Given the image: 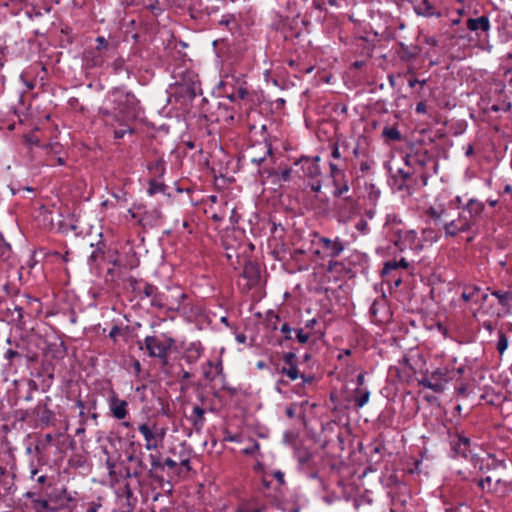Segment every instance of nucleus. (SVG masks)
I'll list each match as a JSON object with an SVG mask.
<instances>
[{
    "instance_id": "1",
    "label": "nucleus",
    "mask_w": 512,
    "mask_h": 512,
    "mask_svg": "<svg viewBox=\"0 0 512 512\" xmlns=\"http://www.w3.org/2000/svg\"><path fill=\"white\" fill-rule=\"evenodd\" d=\"M485 209L482 201L471 198L463 206H459L456 216L444 203L436 199L426 210L425 216L435 226L444 231L446 238H454L461 233L472 231L477 225Z\"/></svg>"
},
{
    "instance_id": "2",
    "label": "nucleus",
    "mask_w": 512,
    "mask_h": 512,
    "mask_svg": "<svg viewBox=\"0 0 512 512\" xmlns=\"http://www.w3.org/2000/svg\"><path fill=\"white\" fill-rule=\"evenodd\" d=\"M108 106L101 107L99 113L105 124L113 128L114 138L121 139L126 134H133L130 124L140 113L139 101L131 92L119 88L113 89L107 97Z\"/></svg>"
},
{
    "instance_id": "3",
    "label": "nucleus",
    "mask_w": 512,
    "mask_h": 512,
    "mask_svg": "<svg viewBox=\"0 0 512 512\" xmlns=\"http://www.w3.org/2000/svg\"><path fill=\"white\" fill-rule=\"evenodd\" d=\"M175 344V340L166 335L146 336L143 342H139L140 349L145 350L149 357L158 358L163 365L168 363V355Z\"/></svg>"
},
{
    "instance_id": "4",
    "label": "nucleus",
    "mask_w": 512,
    "mask_h": 512,
    "mask_svg": "<svg viewBox=\"0 0 512 512\" xmlns=\"http://www.w3.org/2000/svg\"><path fill=\"white\" fill-rule=\"evenodd\" d=\"M333 196L334 197H343L341 203L338 205L339 215L344 218V220L351 219L358 212L357 201L351 196H346V194L350 191L349 180L346 175L341 177H335L333 180Z\"/></svg>"
},
{
    "instance_id": "5",
    "label": "nucleus",
    "mask_w": 512,
    "mask_h": 512,
    "mask_svg": "<svg viewBox=\"0 0 512 512\" xmlns=\"http://www.w3.org/2000/svg\"><path fill=\"white\" fill-rule=\"evenodd\" d=\"M138 431L145 440V448L148 451L156 450L163 446L167 428L157 421L148 420L138 425Z\"/></svg>"
},
{
    "instance_id": "6",
    "label": "nucleus",
    "mask_w": 512,
    "mask_h": 512,
    "mask_svg": "<svg viewBox=\"0 0 512 512\" xmlns=\"http://www.w3.org/2000/svg\"><path fill=\"white\" fill-rule=\"evenodd\" d=\"M482 491H487L497 497H505L512 492V481L499 476L496 472L477 481Z\"/></svg>"
},
{
    "instance_id": "7",
    "label": "nucleus",
    "mask_w": 512,
    "mask_h": 512,
    "mask_svg": "<svg viewBox=\"0 0 512 512\" xmlns=\"http://www.w3.org/2000/svg\"><path fill=\"white\" fill-rule=\"evenodd\" d=\"M450 445L456 456L468 458L470 455V438L465 436L463 432L456 429L449 432Z\"/></svg>"
},
{
    "instance_id": "8",
    "label": "nucleus",
    "mask_w": 512,
    "mask_h": 512,
    "mask_svg": "<svg viewBox=\"0 0 512 512\" xmlns=\"http://www.w3.org/2000/svg\"><path fill=\"white\" fill-rule=\"evenodd\" d=\"M248 156L253 164L260 165L266 161L267 156L273 159L272 146L267 141L253 145L248 151Z\"/></svg>"
},
{
    "instance_id": "9",
    "label": "nucleus",
    "mask_w": 512,
    "mask_h": 512,
    "mask_svg": "<svg viewBox=\"0 0 512 512\" xmlns=\"http://www.w3.org/2000/svg\"><path fill=\"white\" fill-rule=\"evenodd\" d=\"M411 3L414 12L423 17H440L441 13L437 10L431 0H407Z\"/></svg>"
},
{
    "instance_id": "10",
    "label": "nucleus",
    "mask_w": 512,
    "mask_h": 512,
    "mask_svg": "<svg viewBox=\"0 0 512 512\" xmlns=\"http://www.w3.org/2000/svg\"><path fill=\"white\" fill-rule=\"evenodd\" d=\"M187 298V294L184 293L180 288L168 289V302L171 308H166L169 311L185 312L186 306L184 300Z\"/></svg>"
},
{
    "instance_id": "11",
    "label": "nucleus",
    "mask_w": 512,
    "mask_h": 512,
    "mask_svg": "<svg viewBox=\"0 0 512 512\" xmlns=\"http://www.w3.org/2000/svg\"><path fill=\"white\" fill-rule=\"evenodd\" d=\"M319 244L326 251V255L331 258L338 257L345 248L344 243L340 240L339 237L334 240L328 237H320Z\"/></svg>"
},
{
    "instance_id": "12",
    "label": "nucleus",
    "mask_w": 512,
    "mask_h": 512,
    "mask_svg": "<svg viewBox=\"0 0 512 512\" xmlns=\"http://www.w3.org/2000/svg\"><path fill=\"white\" fill-rule=\"evenodd\" d=\"M108 403L114 418L122 420L128 415L127 401L120 399L115 393L109 397Z\"/></svg>"
},
{
    "instance_id": "13",
    "label": "nucleus",
    "mask_w": 512,
    "mask_h": 512,
    "mask_svg": "<svg viewBox=\"0 0 512 512\" xmlns=\"http://www.w3.org/2000/svg\"><path fill=\"white\" fill-rule=\"evenodd\" d=\"M127 460L135 464L133 472H127L128 477H139L147 470V464L144 461V452L133 451L127 456Z\"/></svg>"
},
{
    "instance_id": "14",
    "label": "nucleus",
    "mask_w": 512,
    "mask_h": 512,
    "mask_svg": "<svg viewBox=\"0 0 512 512\" xmlns=\"http://www.w3.org/2000/svg\"><path fill=\"white\" fill-rule=\"evenodd\" d=\"M319 159L320 158L316 156L314 159L305 158L301 160V168L304 176L311 179H316L321 175V170L318 163Z\"/></svg>"
},
{
    "instance_id": "15",
    "label": "nucleus",
    "mask_w": 512,
    "mask_h": 512,
    "mask_svg": "<svg viewBox=\"0 0 512 512\" xmlns=\"http://www.w3.org/2000/svg\"><path fill=\"white\" fill-rule=\"evenodd\" d=\"M204 348L200 342H192L184 352V360L188 364H195L202 356Z\"/></svg>"
},
{
    "instance_id": "16",
    "label": "nucleus",
    "mask_w": 512,
    "mask_h": 512,
    "mask_svg": "<svg viewBox=\"0 0 512 512\" xmlns=\"http://www.w3.org/2000/svg\"><path fill=\"white\" fill-rule=\"evenodd\" d=\"M398 56L402 61L410 62L415 60L421 53V48L417 45L407 46L403 43H400Z\"/></svg>"
},
{
    "instance_id": "17",
    "label": "nucleus",
    "mask_w": 512,
    "mask_h": 512,
    "mask_svg": "<svg viewBox=\"0 0 512 512\" xmlns=\"http://www.w3.org/2000/svg\"><path fill=\"white\" fill-rule=\"evenodd\" d=\"M427 161V154L424 153H413V154H406L404 157L405 165L408 169H414L417 170V167L423 168L426 165Z\"/></svg>"
},
{
    "instance_id": "18",
    "label": "nucleus",
    "mask_w": 512,
    "mask_h": 512,
    "mask_svg": "<svg viewBox=\"0 0 512 512\" xmlns=\"http://www.w3.org/2000/svg\"><path fill=\"white\" fill-rule=\"evenodd\" d=\"M242 276L248 280L250 285H255L260 278V268L258 264L247 261L244 265Z\"/></svg>"
},
{
    "instance_id": "19",
    "label": "nucleus",
    "mask_w": 512,
    "mask_h": 512,
    "mask_svg": "<svg viewBox=\"0 0 512 512\" xmlns=\"http://www.w3.org/2000/svg\"><path fill=\"white\" fill-rule=\"evenodd\" d=\"M466 25L470 31L481 30L483 32H487L490 29L489 18L485 15L478 17V18L468 19Z\"/></svg>"
},
{
    "instance_id": "20",
    "label": "nucleus",
    "mask_w": 512,
    "mask_h": 512,
    "mask_svg": "<svg viewBox=\"0 0 512 512\" xmlns=\"http://www.w3.org/2000/svg\"><path fill=\"white\" fill-rule=\"evenodd\" d=\"M432 380L437 381L442 386V392L444 391L445 384L454 379V375H451L448 367L437 368L431 373Z\"/></svg>"
},
{
    "instance_id": "21",
    "label": "nucleus",
    "mask_w": 512,
    "mask_h": 512,
    "mask_svg": "<svg viewBox=\"0 0 512 512\" xmlns=\"http://www.w3.org/2000/svg\"><path fill=\"white\" fill-rule=\"evenodd\" d=\"M205 410L198 405L193 407L191 415L188 417V420L192 423L193 427L196 430H200L203 428L205 423Z\"/></svg>"
},
{
    "instance_id": "22",
    "label": "nucleus",
    "mask_w": 512,
    "mask_h": 512,
    "mask_svg": "<svg viewBox=\"0 0 512 512\" xmlns=\"http://www.w3.org/2000/svg\"><path fill=\"white\" fill-rule=\"evenodd\" d=\"M83 61L88 68L100 67L104 63L103 57L96 50H88L84 53Z\"/></svg>"
},
{
    "instance_id": "23",
    "label": "nucleus",
    "mask_w": 512,
    "mask_h": 512,
    "mask_svg": "<svg viewBox=\"0 0 512 512\" xmlns=\"http://www.w3.org/2000/svg\"><path fill=\"white\" fill-rule=\"evenodd\" d=\"M234 1L235 0H230V2ZM228 2L229 0H204L203 10L208 15L215 14L223 10Z\"/></svg>"
},
{
    "instance_id": "24",
    "label": "nucleus",
    "mask_w": 512,
    "mask_h": 512,
    "mask_svg": "<svg viewBox=\"0 0 512 512\" xmlns=\"http://www.w3.org/2000/svg\"><path fill=\"white\" fill-rule=\"evenodd\" d=\"M354 402L356 408H362L370 399V391L364 388H356L354 391Z\"/></svg>"
},
{
    "instance_id": "25",
    "label": "nucleus",
    "mask_w": 512,
    "mask_h": 512,
    "mask_svg": "<svg viewBox=\"0 0 512 512\" xmlns=\"http://www.w3.org/2000/svg\"><path fill=\"white\" fill-rule=\"evenodd\" d=\"M151 306L159 309L171 308V305L168 302V293L158 292L156 290L151 299Z\"/></svg>"
},
{
    "instance_id": "26",
    "label": "nucleus",
    "mask_w": 512,
    "mask_h": 512,
    "mask_svg": "<svg viewBox=\"0 0 512 512\" xmlns=\"http://www.w3.org/2000/svg\"><path fill=\"white\" fill-rule=\"evenodd\" d=\"M491 295L496 297L499 305L502 307H509L510 302H512V290L511 291H501V290H493Z\"/></svg>"
},
{
    "instance_id": "27",
    "label": "nucleus",
    "mask_w": 512,
    "mask_h": 512,
    "mask_svg": "<svg viewBox=\"0 0 512 512\" xmlns=\"http://www.w3.org/2000/svg\"><path fill=\"white\" fill-rule=\"evenodd\" d=\"M404 241L409 244V247L412 250L419 251L423 249L421 241L418 239L416 232L413 230L405 232Z\"/></svg>"
},
{
    "instance_id": "28",
    "label": "nucleus",
    "mask_w": 512,
    "mask_h": 512,
    "mask_svg": "<svg viewBox=\"0 0 512 512\" xmlns=\"http://www.w3.org/2000/svg\"><path fill=\"white\" fill-rule=\"evenodd\" d=\"M415 173L414 169H408L406 168H398L397 171L394 173L395 178H400L401 183L399 184L398 189L402 190L403 187L406 185L407 181L413 176Z\"/></svg>"
},
{
    "instance_id": "29",
    "label": "nucleus",
    "mask_w": 512,
    "mask_h": 512,
    "mask_svg": "<svg viewBox=\"0 0 512 512\" xmlns=\"http://www.w3.org/2000/svg\"><path fill=\"white\" fill-rule=\"evenodd\" d=\"M481 291V288L478 287V286H466L464 288V291L461 295V298L465 301V302H469V301H475L477 302L478 301V295Z\"/></svg>"
},
{
    "instance_id": "30",
    "label": "nucleus",
    "mask_w": 512,
    "mask_h": 512,
    "mask_svg": "<svg viewBox=\"0 0 512 512\" xmlns=\"http://www.w3.org/2000/svg\"><path fill=\"white\" fill-rule=\"evenodd\" d=\"M419 385L432 390L435 393H441L442 392V386L437 381L432 380L431 375L423 377L421 380H419Z\"/></svg>"
},
{
    "instance_id": "31",
    "label": "nucleus",
    "mask_w": 512,
    "mask_h": 512,
    "mask_svg": "<svg viewBox=\"0 0 512 512\" xmlns=\"http://www.w3.org/2000/svg\"><path fill=\"white\" fill-rule=\"evenodd\" d=\"M382 136L388 141H400L402 135L396 127L386 126L382 131Z\"/></svg>"
},
{
    "instance_id": "32",
    "label": "nucleus",
    "mask_w": 512,
    "mask_h": 512,
    "mask_svg": "<svg viewBox=\"0 0 512 512\" xmlns=\"http://www.w3.org/2000/svg\"><path fill=\"white\" fill-rule=\"evenodd\" d=\"M280 372L286 375L290 380L294 381L300 377V372L298 370L297 364L284 365Z\"/></svg>"
},
{
    "instance_id": "33",
    "label": "nucleus",
    "mask_w": 512,
    "mask_h": 512,
    "mask_svg": "<svg viewBox=\"0 0 512 512\" xmlns=\"http://www.w3.org/2000/svg\"><path fill=\"white\" fill-rule=\"evenodd\" d=\"M147 167L155 177H161L165 172L164 161L162 159H157L149 163Z\"/></svg>"
},
{
    "instance_id": "34",
    "label": "nucleus",
    "mask_w": 512,
    "mask_h": 512,
    "mask_svg": "<svg viewBox=\"0 0 512 512\" xmlns=\"http://www.w3.org/2000/svg\"><path fill=\"white\" fill-rule=\"evenodd\" d=\"M12 256V250L9 243L3 237L0 238V257L3 261H9Z\"/></svg>"
},
{
    "instance_id": "35",
    "label": "nucleus",
    "mask_w": 512,
    "mask_h": 512,
    "mask_svg": "<svg viewBox=\"0 0 512 512\" xmlns=\"http://www.w3.org/2000/svg\"><path fill=\"white\" fill-rule=\"evenodd\" d=\"M133 289L135 291L138 290L139 293L143 294L144 297L151 298V299L157 290V288L154 285L149 284V283H144L142 288L141 287H138V288L133 287Z\"/></svg>"
},
{
    "instance_id": "36",
    "label": "nucleus",
    "mask_w": 512,
    "mask_h": 512,
    "mask_svg": "<svg viewBox=\"0 0 512 512\" xmlns=\"http://www.w3.org/2000/svg\"><path fill=\"white\" fill-rule=\"evenodd\" d=\"M22 357V352L15 350L14 348H8L4 353V359L8 361L10 365L13 364L14 360Z\"/></svg>"
},
{
    "instance_id": "37",
    "label": "nucleus",
    "mask_w": 512,
    "mask_h": 512,
    "mask_svg": "<svg viewBox=\"0 0 512 512\" xmlns=\"http://www.w3.org/2000/svg\"><path fill=\"white\" fill-rule=\"evenodd\" d=\"M39 418L42 423L49 424L53 419V412L45 405L39 412Z\"/></svg>"
},
{
    "instance_id": "38",
    "label": "nucleus",
    "mask_w": 512,
    "mask_h": 512,
    "mask_svg": "<svg viewBox=\"0 0 512 512\" xmlns=\"http://www.w3.org/2000/svg\"><path fill=\"white\" fill-rule=\"evenodd\" d=\"M162 217L163 216H162V212H161L160 208L156 207L150 211H147L145 213V217L142 220H153V221L157 222L158 220H161Z\"/></svg>"
},
{
    "instance_id": "39",
    "label": "nucleus",
    "mask_w": 512,
    "mask_h": 512,
    "mask_svg": "<svg viewBox=\"0 0 512 512\" xmlns=\"http://www.w3.org/2000/svg\"><path fill=\"white\" fill-rule=\"evenodd\" d=\"M23 318H24L23 308L21 306L14 305L12 321L16 322L17 325L23 326L24 325Z\"/></svg>"
},
{
    "instance_id": "40",
    "label": "nucleus",
    "mask_w": 512,
    "mask_h": 512,
    "mask_svg": "<svg viewBox=\"0 0 512 512\" xmlns=\"http://www.w3.org/2000/svg\"><path fill=\"white\" fill-rule=\"evenodd\" d=\"M508 347V338L505 333L500 332L497 341V350L502 355Z\"/></svg>"
},
{
    "instance_id": "41",
    "label": "nucleus",
    "mask_w": 512,
    "mask_h": 512,
    "mask_svg": "<svg viewBox=\"0 0 512 512\" xmlns=\"http://www.w3.org/2000/svg\"><path fill=\"white\" fill-rule=\"evenodd\" d=\"M164 191V184L159 183L157 180L153 179L149 181V189L148 192L150 195H153L158 192Z\"/></svg>"
},
{
    "instance_id": "42",
    "label": "nucleus",
    "mask_w": 512,
    "mask_h": 512,
    "mask_svg": "<svg viewBox=\"0 0 512 512\" xmlns=\"http://www.w3.org/2000/svg\"><path fill=\"white\" fill-rule=\"evenodd\" d=\"M266 320L273 330L277 329V322L279 321L278 314L272 310H269L266 314Z\"/></svg>"
},
{
    "instance_id": "43",
    "label": "nucleus",
    "mask_w": 512,
    "mask_h": 512,
    "mask_svg": "<svg viewBox=\"0 0 512 512\" xmlns=\"http://www.w3.org/2000/svg\"><path fill=\"white\" fill-rule=\"evenodd\" d=\"M355 228L357 231H359L361 234L366 235L369 233L370 228L367 220L361 218L355 225Z\"/></svg>"
},
{
    "instance_id": "44",
    "label": "nucleus",
    "mask_w": 512,
    "mask_h": 512,
    "mask_svg": "<svg viewBox=\"0 0 512 512\" xmlns=\"http://www.w3.org/2000/svg\"><path fill=\"white\" fill-rule=\"evenodd\" d=\"M262 509L259 508V507H256V508H252L250 506V503L249 502H242L238 508H237V512H261Z\"/></svg>"
},
{
    "instance_id": "45",
    "label": "nucleus",
    "mask_w": 512,
    "mask_h": 512,
    "mask_svg": "<svg viewBox=\"0 0 512 512\" xmlns=\"http://www.w3.org/2000/svg\"><path fill=\"white\" fill-rule=\"evenodd\" d=\"M398 268L397 261H388L384 264V267L382 269V275L387 276L390 272L393 270H396Z\"/></svg>"
},
{
    "instance_id": "46",
    "label": "nucleus",
    "mask_w": 512,
    "mask_h": 512,
    "mask_svg": "<svg viewBox=\"0 0 512 512\" xmlns=\"http://www.w3.org/2000/svg\"><path fill=\"white\" fill-rule=\"evenodd\" d=\"M295 333H296V339L298 340V342H300L302 344L307 343L310 339V334L304 332L303 328L295 330Z\"/></svg>"
},
{
    "instance_id": "47",
    "label": "nucleus",
    "mask_w": 512,
    "mask_h": 512,
    "mask_svg": "<svg viewBox=\"0 0 512 512\" xmlns=\"http://www.w3.org/2000/svg\"><path fill=\"white\" fill-rule=\"evenodd\" d=\"M234 92L236 93V97L239 98V100H243L248 96V89L245 86V84H241L238 87L234 89Z\"/></svg>"
},
{
    "instance_id": "48",
    "label": "nucleus",
    "mask_w": 512,
    "mask_h": 512,
    "mask_svg": "<svg viewBox=\"0 0 512 512\" xmlns=\"http://www.w3.org/2000/svg\"><path fill=\"white\" fill-rule=\"evenodd\" d=\"M280 331L281 333L284 334V338L286 340H292V332H293V329L289 326L288 323H284L282 324L281 328H280Z\"/></svg>"
},
{
    "instance_id": "49",
    "label": "nucleus",
    "mask_w": 512,
    "mask_h": 512,
    "mask_svg": "<svg viewBox=\"0 0 512 512\" xmlns=\"http://www.w3.org/2000/svg\"><path fill=\"white\" fill-rule=\"evenodd\" d=\"M235 23V17L231 14L223 15L221 20L219 21V25H224L229 27L231 24Z\"/></svg>"
},
{
    "instance_id": "50",
    "label": "nucleus",
    "mask_w": 512,
    "mask_h": 512,
    "mask_svg": "<svg viewBox=\"0 0 512 512\" xmlns=\"http://www.w3.org/2000/svg\"><path fill=\"white\" fill-rule=\"evenodd\" d=\"M330 174L333 180H335V177H341L345 175V173L342 170H340L334 163H330Z\"/></svg>"
},
{
    "instance_id": "51",
    "label": "nucleus",
    "mask_w": 512,
    "mask_h": 512,
    "mask_svg": "<svg viewBox=\"0 0 512 512\" xmlns=\"http://www.w3.org/2000/svg\"><path fill=\"white\" fill-rule=\"evenodd\" d=\"M285 365L296 364V355L293 352H287L283 355Z\"/></svg>"
},
{
    "instance_id": "52",
    "label": "nucleus",
    "mask_w": 512,
    "mask_h": 512,
    "mask_svg": "<svg viewBox=\"0 0 512 512\" xmlns=\"http://www.w3.org/2000/svg\"><path fill=\"white\" fill-rule=\"evenodd\" d=\"M260 446L257 442H252V444L243 449V453L246 455H253L259 450Z\"/></svg>"
},
{
    "instance_id": "53",
    "label": "nucleus",
    "mask_w": 512,
    "mask_h": 512,
    "mask_svg": "<svg viewBox=\"0 0 512 512\" xmlns=\"http://www.w3.org/2000/svg\"><path fill=\"white\" fill-rule=\"evenodd\" d=\"M96 42H97V47H96V51H100L101 49H105L107 48L108 46V42L107 40L103 37V36H98L96 38Z\"/></svg>"
},
{
    "instance_id": "54",
    "label": "nucleus",
    "mask_w": 512,
    "mask_h": 512,
    "mask_svg": "<svg viewBox=\"0 0 512 512\" xmlns=\"http://www.w3.org/2000/svg\"><path fill=\"white\" fill-rule=\"evenodd\" d=\"M121 334V328L117 325L113 326L109 332V337L116 342L117 337Z\"/></svg>"
},
{
    "instance_id": "55",
    "label": "nucleus",
    "mask_w": 512,
    "mask_h": 512,
    "mask_svg": "<svg viewBox=\"0 0 512 512\" xmlns=\"http://www.w3.org/2000/svg\"><path fill=\"white\" fill-rule=\"evenodd\" d=\"M272 476L278 481L279 485L285 484L284 473L280 470L273 472Z\"/></svg>"
},
{
    "instance_id": "56",
    "label": "nucleus",
    "mask_w": 512,
    "mask_h": 512,
    "mask_svg": "<svg viewBox=\"0 0 512 512\" xmlns=\"http://www.w3.org/2000/svg\"><path fill=\"white\" fill-rule=\"evenodd\" d=\"M331 156L334 159H340L341 158V154H340V151H339V146H338L337 143H332L331 144Z\"/></svg>"
},
{
    "instance_id": "57",
    "label": "nucleus",
    "mask_w": 512,
    "mask_h": 512,
    "mask_svg": "<svg viewBox=\"0 0 512 512\" xmlns=\"http://www.w3.org/2000/svg\"><path fill=\"white\" fill-rule=\"evenodd\" d=\"M76 406L79 408V416L81 417V420H86L85 418V412H84V409H85V405H84V402L81 400V399H78L76 401Z\"/></svg>"
},
{
    "instance_id": "58",
    "label": "nucleus",
    "mask_w": 512,
    "mask_h": 512,
    "mask_svg": "<svg viewBox=\"0 0 512 512\" xmlns=\"http://www.w3.org/2000/svg\"><path fill=\"white\" fill-rule=\"evenodd\" d=\"M510 109H511V104L510 103H508L505 106L497 105V104H494V105L491 106V110L495 111V112H498V111H501V110L508 111Z\"/></svg>"
},
{
    "instance_id": "59",
    "label": "nucleus",
    "mask_w": 512,
    "mask_h": 512,
    "mask_svg": "<svg viewBox=\"0 0 512 512\" xmlns=\"http://www.w3.org/2000/svg\"><path fill=\"white\" fill-rule=\"evenodd\" d=\"M149 456L151 459V466H152L151 470L156 469L161 466L160 459L158 457H156L153 454H150Z\"/></svg>"
},
{
    "instance_id": "60",
    "label": "nucleus",
    "mask_w": 512,
    "mask_h": 512,
    "mask_svg": "<svg viewBox=\"0 0 512 512\" xmlns=\"http://www.w3.org/2000/svg\"><path fill=\"white\" fill-rule=\"evenodd\" d=\"M371 168V161L370 160H362L360 162V170L361 172H367Z\"/></svg>"
},
{
    "instance_id": "61",
    "label": "nucleus",
    "mask_w": 512,
    "mask_h": 512,
    "mask_svg": "<svg viewBox=\"0 0 512 512\" xmlns=\"http://www.w3.org/2000/svg\"><path fill=\"white\" fill-rule=\"evenodd\" d=\"M285 413L288 418L292 419L295 417V405H290L286 407Z\"/></svg>"
},
{
    "instance_id": "62",
    "label": "nucleus",
    "mask_w": 512,
    "mask_h": 512,
    "mask_svg": "<svg viewBox=\"0 0 512 512\" xmlns=\"http://www.w3.org/2000/svg\"><path fill=\"white\" fill-rule=\"evenodd\" d=\"M418 83H420V84L423 86V85H425L426 80H422V81H420V80H418L417 78H411V79H409V81H408V85H409V87H410V88L415 87V85H416V84H418Z\"/></svg>"
},
{
    "instance_id": "63",
    "label": "nucleus",
    "mask_w": 512,
    "mask_h": 512,
    "mask_svg": "<svg viewBox=\"0 0 512 512\" xmlns=\"http://www.w3.org/2000/svg\"><path fill=\"white\" fill-rule=\"evenodd\" d=\"M100 508H101V504L100 503L92 502V503H90L89 508L87 509L86 512H98V510Z\"/></svg>"
},
{
    "instance_id": "64",
    "label": "nucleus",
    "mask_w": 512,
    "mask_h": 512,
    "mask_svg": "<svg viewBox=\"0 0 512 512\" xmlns=\"http://www.w3.org/2000/svg\"><path fill=\"white\" fill-rule=\"evenodd\" d=\"M425 42L430 45V46H437L438 45V40L436 37H433V36H429V37H426L425 38Z\"/></svg>"
}]
</instances>
